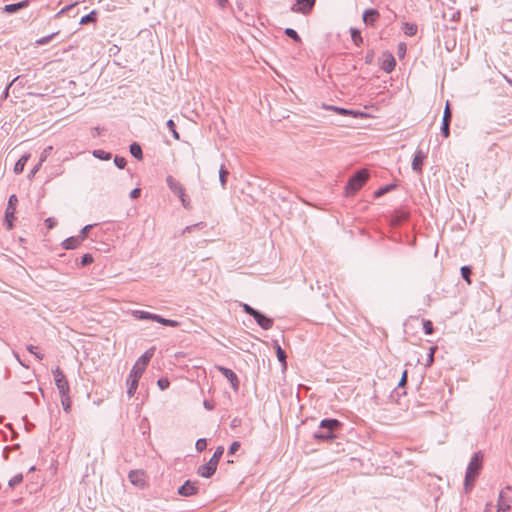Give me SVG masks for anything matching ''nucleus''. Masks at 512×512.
Masks as SVG:
<instances>
[{"label":"nucleus","instance_id":"obj_1","mask_svg":"<svg viewBox=\"0 0 512 512\" xmlns=\"http://www.w3.org/2000/svg\"><path fill=\"white\" fill-rule=\"evenodd\" d=\"M155 352V348L151 347L147 351H145L135 362L133 365L127 380V395L129 398L133 397L137 388L139 379L141 378L142 374L144 373L148 363L150 362L151 358L153 357Z\"/></svg>","mask_w":512,"mask_h":512},{"label":"nucleus","instance_id":"obj_2","mask_svg":"<svg viewBox=\"0 0 512 512\" xmlns=\"http://www.w3.org/2000/svg\"><path fill=\"white\" fill-rule=\"evenodd\" d=\"M483 458L484 456L480 451L472 455L465 474L464 487L466 492L473 488L474 482L482 469Z\"/></svg>","mask_w":512,"mask_h":512},{"label":"nucleus","instance_id":"obj_3","mask_svg":"<svg viewBox=\"0 0 512 512\" xmlns=\"http://www.w3.org/2000/svg\"><path fill=\"white\" fill-rule=\"evenodd\" d=\"M341 427L337 419H323L319 424V429L314 433V438L318 440H332L335 438L334 432Z\"/></svg>","mask_w":512,"mask_h":512},{"label":"nucleus","instance_id":"obj_4","mask_svg":"<svg viewBox=\"0 0 512 512\" xmlns=\"http://www.w3.org/2000/svg\"><path fill=\"white\" fill-rule=\"evenodd\" d=\"M223 453L224 448L222 446L217 447L210 460L207 463L199 466L197 473L203 478H210L215 473Z\"/></svg>","mask_w":512,"mask_h":512},{"label":"nucleus","instance_id":"obj_5","mask_svg":"<svg viewBox=\"0 0 512 512\" xmlns=\"http://www.w3.org/2000/svg\"><path fill=\"white\" fill-rule=\"evenodd\" d=\"M368 173L366 170L356 172L348 181L346 186V193L352 195L356 193L367 181Z\"/></svg>","mask_w":512,"mask_h":512},{"label":"nucleus","instance_id":"obj_6","mask_svg":"<svg viewBox=\"0 0 512 512\" xmlns=\"http://www.w3.org/2000/svg\"><path fill=\"white\" fill-rule=\"evenodd\" d=\"M52 373H53L54 381H55L56 387L59 391V394L64 395L65 393H69L70 392L69 383H68L64 373L62 372V370L59 367H56L55 369L52 370Z\"/></svg>","mask_w":512,"mask_h":512},{"label":"nucleus","instance_id":"obj_7","mask_svg":"<svg viewBox=\"0 0 512 512\" xmlns=\"http://www.w3.org/2000/svg\"><path fill=\"white\" fill-rule=\"evenodd\" d=\"M18 199L16 195H11L8 200V205L5 211V221L7 223V229L10 230L13 227L14 214L16 211V204Z\"/></svg>","mask_w":512,"mask_h":512},{"label":"nucleus","instance_id":"obj_8","mask_svg":"<svg viewBox=\"0 0 512 512\" xmlns=\"http://www.w3.org/2000/svg\"><path fill=\"white\" fill-rule=\"evenodd\" d=\"M316 0H296V3L291 7L295 13L308 14L315 5Z\"/></svg>","mask_w":512,"mask_h":512},{"label":"nucleus","instance_id":"obj_9","mask_svg":"<svg viewBox=\"0 0 512 512\" xmlns=\"http://www.w3.org/2000/svg\"><path fill=\"white\" fill-rule=\"evenodd\" d=\"M451 118H452V113H451V110L449 107V103L447 102L445 109H444L442 125H441V133L445 138L449 137V135H450L449 126H450Z\"/></svg>","mask_w":512,"mask_h":512},{"label":"nucleus","instance_id":"obj_10","mask_svg":"<svg viewBox=\"0 0 512 512\" xmlns=\"http://www.w3.org/2000/svg\"><path fill=\"white\" fill-rule=\"evenodd\" d=\"M427 158V153L418 149L415 152L414 158L412 160V170L418 174L422 173V167L424 160Z\"/></svg>","mask_w":512,"mask_h":512},{"label":"nucleus","instance_id":"obj_11","mask_svg":"<svg viewBox=\"0 0 512 512\" xmlns=\"http://www.w3.org/2000/svg\"><path fill=\"white\" fill-rule=\"evenodd\" d=\"M216 369L228 379L234 391H237L239 388V380L237 375L231 369L223 366H216Z\"/></svg>","mask_w":512,"mask_h":512},{"label":"nucleus","instance_id":"obj_12","mask_svg":"<svg viewBox=\"0 0 512 512\" xmlns=\"http://www.w3.org/2000/svg\"><path fill=\"white\" fill-rule=\"evenodd\" d=\"M198 492L197 482L187 480L182 486L178 488V494L181 496H192Z\"/></svg>","mask_w":512,"mask_h":512},{"label":"nucleus","instance_id":"obj_13","mask_svg":"<svg viewBox=\"0 0 512 512\" xmlns=\"http://www.w3.org/2000/svg\"><path fill=\"white\" fill-rule=\"evenodd\" d=\"M257 324L264 330H269L273 327V319L265 316L260 311H257L253 316Z\"/></svg>","mask_w":512,"mask_h":512},{"label":"nucleus","instance_id":"obj_14","mask_svg":"<svg viewBox=\"0 0 512 512\" xmlns=\"http://www.w3.org/2000/svg\"><path fill=\"white\" fill-rule=\"evenodd\" d=\"M380 14L376 9H367L363 13V22L366 25L373 26L378 20Z\"/></svg>","mask_w":512,"mask_h":512},{"label":"nucleus","instance_id":"obj_15","mask_svg":"<svg viewBox=\"0 0 512 512\" xmlns=\"http://www.w3.org/2000/svg\"><path fill=\"white\" fill-rule=\"evenodd\" d=\"M323 107L327 110H332L336 112L337 114L343 115V116H353L358 117L359 115H362V113L354 110H348L345 108L333 106V105H323Z\"/></svg>","mask_w":512,"mask_h":512},{"label":"nucleus","instance_id":"obj_16","mask_svg":"<svg viewBox=\"0 0 512 512\" xmlns=\"http://www.w3.org/2000/svg\"><path fill=\"white\" fill-rule=\"evenodd\" d=\"M166 182L170 190L177 196H183V186L172 176L166 178Z\"/></svg>","mask_w":512,"mask_h":512},{"label":"nucleus","instance_id":"obj_17","mask_svg":"<svg viewBox=\"0 0 512 512\" xmlns=\"http://www.w3.org/2000/svg\"><path fill=\"white\" fill-rule=\"evenodd\" d=\"M29 5V0H23L18 3L7 4L2 8V11L7 14H13L19 11L20 9L26 8Z\"/></svg>","mask_w":512,"mask_h":512},{"label":"nucleus","instance_id":"obj_18","mask_svg":"<svg viewBox=\"0 0 512 512\" xmlns=\"http://www.w3.org/2000/svg\"><path fill=\"white\" fill-rule=\"evenodd\" d=\"M512 500L506 499L504 496V490H502L498 497L497 512H508L511 507Z\"/></svg>","mask_w":512,"mask_h":512},{"label":"nucleus","instance_id":"obj_19","mask_svg":"<svg viewBox=\"0 0 512 512\" xmlns=\"http://www.w3.org/2000/svg\"><path fill=\"white\" fill-rule=\"evenodd\" d=\"M128 477L131 483L136 486L142 487L145 484L143 473L139 471H131Z\"/></svg>","mask_w":512,"mask_h":512},{"label":"nucleus","instance_id":"obj_20","mask_svg":"<svg viewBox=\"0 0 512 512\" xmlns=\"http://www.w3.org/2000/svg\"><path fill=\"white\" fill-rule=\"evenodd\" d=\"M81 244L80 239L77 236H72L65 239L62 242V247L66 250H71L77 248Z\"/></svg>","mask_w":512,"mask_h":512},{"label":"nucleus","instance_id":"obj_21","mask_svg":"<svg viewBox=\"0 0 512 512\" xmlns=\"http://www.w3.org/2000/svg\"><path fill=\"white\" fill-rule=\"evenodd\" d=\"M154 313L143 311V310H133L132 316L137 320H152L154 319Z\"/></svg>","mask_w":512,"mask_h":512},{"label":"nucleus","instance_id":"obj_22","mask_svg":"<svg viewBox=\"0 0 512 512\" xmlns=\"http://www.w3.org/2000/svg\"><path fill=\"white\" fill-rule=\"evenodd\" d=\"M29 157H30V154H25L15 163L14 172L16 174H20L23 172L24 167H25Z\"/></svg>","mask_w":512,"mask_h":512},{"label":"nucleus","instance_id":"obj_23","mask_svg":"<svg viewBox=\"0 0 512 512\" xmlns=\"http://www.w3.org/2000/svg\"><path fill=\"white\" fill-rule=\"evenodd\" d=\"M395 65L396 61L394 57L392 55H389L388 58L383 61L382 69L385 72L390 73L395 68Z\"/></svg>","mask_w":512,"mask_h":512},{"label":"nucleus","instance_id":"obj_24","mask_svg":"<svg viewBox=\"0 0 512 512\" xmlns=\"http://www.w3.org/2000/svg\"><path fill=\"white\" fill-rule=\"evenodd\" d=\"M130 153L138 160H141L143 158L142 148L136 142L130 145Z\"/></svg>","mask_w":512,"mask_h":512},{"label":"nucleus","instance_id":"obj_25","mask_svg":"<svg viewBox=\"0 0 512 512\" xmlns=\"http://www.w3.org/2000/svg\"><path fill=\"white\" fill-rule=\"evenodd\" d=\"M350 33H351V39L355 45L359 46L360 44H362L363 38L358 29L351 28Z\"/></svg>","mask_w":512,"mask_h":512},{"label":"nucleus","instance_id":"obj_26","mask_svg":"<svg viewBox=\"0 0 512 512\" xmlns=\"http://www.w3.org/2000/svg\"><path fill=\"white\" fill-rule=\"evenodd\" d=\"M461 276L462 278L467 282V284H471L472 281H471V273H472V268L470 266H462L461 269Z\"/></svg>","mask_w":512,"mask_h":512},{"label":"nucleus","instance_id":"obj_27","mask_svg":"<svg viewBox=\"0 0 512 512\" xmlns=\"http://www.w3.org/2000/svg\"><path fill=\"white\" fill-rule=\"evenodd\" d=\"M275 348L278 360L283 364L284 367H286L287 356L285 351L281 348V346L278 343H275Z\"/></svg>","mask_w":512,"mask_h":512},{"label":"nucleus","instance_id":"obj_28","mask_svg":"<svg viewBox=\"0 0 512 512\" xmlns=\"http://www.w3.org/2000/svg\"><path fill=\"white\" fill-rule=\"evenodd\" d=\"M60 396H61V404L63 406L64 411L69 412L70 408H71V399H70L69 393H65L64 395H60Z\"/></svg>","mask_w":512,"mask_h":512},{"label":"nucleus","instance_id":"obj_29","mask_svg":"<svg viewBox=\"0 0 512 512\" xmlns=\"http://www.w3.org/2000/svg\"><path fill=\"white\" fill-rule=\"evenodd\" d=\"M93 156L100 159V160H110L112 155L109 152H106L104 150H94Z\"/></svg>","mask_w":512,"mask_h":512},{"label":"nucleus","instance_id":"obj_30","mask_svg":"<svg viewBox=\"0 0 512 512\" xmlns=\"http://www.w3.org/2000/svg\"><path fill=\"white\" fill-rule=\"evenodd\" d=\"M91 22H96V12L91 11L89 14L83 16L80 20L81 25H85Z\"/></svg>","mask_w":512,"mask_h":512},{"label":"nucleus","instance_id":"obj_31","mask_svg":"<svg viewBox=\"0 0 512 512\" xmlns=\"http://www.w3.org/2000/svg\"><path fill=\"white\" fill-rule=\"evenodd\" d=\"M404 33L407 36H414L417 33V25L412 24V23H405Z\"/></svg>","mask_w":512,"mask_h":512},{"label":"nucleus","instance_id":"obj_32","mask_svg":"<svg viewBox=\"0 0 512 512\" xmlns=\"http://www.w3.org/2000/svg\"><path fill=\"white\" fill-rule=\"evenodd\" d=\"M229 174V172L224 168V166L222 165L220 167V170H219V181L221 183V186L224 188L225 185H226V178H227V175Z\"/></svg>","mask_w":512,"mask_h":512},{"label":"nucleus","instance_id":"obj_33","mask_svg":"<svg viewBox=\"0 0 512 512\" xmlns=\"http://www.w3.org/2000/svg\"><path fill=\"white\" fill-rule=\"evenodd\" d=\"M167 128L171 131L173 137L178 140L180 138L179 133L176 131L175 123L172 119L168 120L166 123Z\"/></svg>","mask_w":512,"mask_h":512},{"label":"nucleus","instance_id":"obj_34","mask_svg":"<svg viewBox=\"0 0 512 512\" xmlns=\"http://www.w3.org/2000/svg\"><path fill=\"white\" fill-rule=\"evenodd\" d=\"M285 34L288 37L292 38L296 42H300L301 41V38L298 35V33L294 29H292V28H286L285 29Z\"/></svg>","mask_w":512,"mask_h":512},{"label":"nucleus","instance_id":"obj_35","mask_svg":"<svg viewBox=\"0 0 512 512\" xmlns=\"http://www.w3.org/2000/svg\"><path fill=\"white\" fill-rule=\"evenodd\" d=\"M92 227H93L92 224H88L81 229L79 235L77 236L81 242L87 237V235H88L89 231L92 229Z\"/></svg>","mask_w":512,"mask_h":512},{"label":"nucleus","instance_id":"obj_36","mask_svg":"<svg viewBox=\"0 0 512 512\" xmlns=\"http://www.w3.org/2000/svg\"><path fill=\"white\" fill-rule=\"evenodd\" d=\"M23 480V475L22 474H16L15 476H13L10 480H9V486L11 488H14L15 486H17L18 484H20Z\"/></svg>","mask_w":512,"mask_h":512},{"label":"nucleus","instance_id":"obj_37","mask_svg":"<svg viewBox=\"0 0 512 512\" xmlns=\"http://www.w3.org/2000/svg\"><path fill=\"white\" fill-rule=\"evenodd\" d=\"M26 349H27L31 354H33L37 359L42 360V359L44 358V355H43V354H41V353L37 352V346H34V345L30 344V345H27V346H26Z\"/></svg>","mask_w":512,"mask_h":512},{"label":"nucleus","instance_id":"obj_38","mask_svg":"<svg viewBox=\"0 0 512 512\" xmlns=\"http://www.w3.org/2000/svg\"><path fill=\"white\" fill-rule=\"evenodd\" d=\"M423 330L426 335L433 333V324L430 320H423Z\"/></svg>","mask_w":512,"mask_h":512},{"label":"nucleus","instance_id":"obj_39","mask_svg":"<svg viewBox=\"0 0 512 512\" xmlns=\"http://www.w3.org/2000/svg\"><path fill=\"white\" fill-rule=\"evenodd\" d=\"M207 447V441L204 438H200L196 441L195 448L198 452H202Z\"/></svg>","mask_w":512,"mask_h":512},{"label":"nucleus","instance_id":"obj_40","mask_svg":"<svg viewBox=\"0 0 512 512\" xmlns=\"http://www.w3.org/2000/svg\"><path fill=\"white\" fill-rule=\"evenodd\" d=\"M52 146H48L46 147L42 153H41V156H40V159H39V162L40 164H43V162L46 161L47 157L50 155L51 151H52Z\"/></svg>","mask_w":512,"mask_h":512},{"label":"nucleus","instance_id":"obj_41","mask_svg":"<svg viewBox=\"0 0 512 512\" xmlns=\"http://www.w3.org/2000/svg\"><path fill=\"white\" fill-rule=\"evenodd\" d=\"M56 34H57V33H52V34H50V35H48V36H44V37H42V38L38 39V40L36 41V43H37L38 45H46V44H48V43L52 40V38H53Z\"/></svg>","mask_w":512,"mask_h":512},{"label":"nucleus","instance_id":"obj_42","mask_svg":"<svg viewBox=\"0 0 512 512\" xmlns=\"http://www.w3.org/2000/svg\"><path fill=\"white\" fill-rule=\"evenodd\" d=\"M394 187V185H386L384 187H381L379 188L376 192H375V197H380L382 195H384L385 193H387L388 191H390L392 188Z\"/></svg>","mask_w":512,"mask_h":512},{"label":"nucleus","instance_id":"obj_43","mask_svg":"<svg viewBox=\"0 0 512 512\" xmlns=\"http://www.w3.org/2000/svg\"><path fill=\"white\" fill-rule=\"evenodd\" d=\"M114 163L119 169H123L126 165V159L124 157L116 156Z\"/></svg>","mask_w":512,"mask_h":512},{"label":"nucleus","instance_id":"obj_44","mask_svg":"<svg viewBox=\"0 0 512 512\" xmlns=\"http://www.w3.org/2000/svg\"><path fill=\"white\" fill-rule=\"evenodd\" d=\"M241 306H242V308H243V311H244L245 313H247L248 315L252 316V317H253V316L255 315V313L258 311V310L254 309L253 307H251L250 305H248V304H246V303H243Z\"/></svg>","mask_w":512,"mask_h":512},{"label":"nucleus","instance_id":"obj_45","mask_svg":"<svg viewBox=\"0 0 512 512\" xmlns=\"http://www.w3.org/2000/svg\"><path fill=\"white\" fill-rule=\"evenodd\" d=\"M93 262V257L91 254L87 253V254H84L82 256V259H81V265L82 266H86V265H89Z\"/></svg>","mask_w":512,"mask_h":512},{"label":"nucleus","instance_id":"obj_46","mask_svg":"<svg viewBox=\"0 0 512 512\" xmlns=\"http://www.w3.org/2000/svg\"><path fill=\"white\" fill-rule=\"evenodd\" d=\"M157 384L159 386V388L161 390H165L169 387L170 385V382L167 378H160L158 381H157Z\"/></svg>","mask_w":512,"mask_h":512},{"label":"nucleus","instance_id":"obj_47","mask_svg":"<svg viewBox=\"0 0 512 512\" xmlns=\"http://www.w3.org/2000/svg\"><path fill=\"white\" fill-rule=\"evenodd\" d=\"M240 447V443L238 441H234L231 443L228 449V455H233Z\"/></svg>","mask_w":512,"mask_h":512},{"label":"nucleus","instance_id":"obj_48","mask_svg":"<svg viewBox=\"0 0 512 512\" xmlns=\"http://www.w3.org/2000/svg\"><path fill=\"white\" fill-rule=\"evenodd\" d=\"M153 321H155V322H157V323H160V324H162V325H165V326H166V325H167V321H168V319L163 318L162 316H160V315H158V314H155V315H154V319H153Z\"/></svg>","mask_w":512,"mask_h":512},{"label":"nucleus","instance_id":"obj_49","mask_svg":"<svg viewBox=\"0 0 512 512\" xmlns=\"http://www.w3.org/2000/svg\"><path fill=\"white\" fill-rule=\"evenodd\" d=\"M45 224L48 229H52L56 225V220L54 218H47L45 220Z\"/></svg>","mask_w":512,"mask_h":512},{"label":"nucleus","instance_id":"obj_50","mask_svg":"<svg viewBox=\"0 0 512 512\" xmlns=\"http://www.w3.org/2000/svg\"><path fill=\"white\" fill-rule=\"evenodd\" d=\"M406 53V45L405 43H400L398 45V54L400 57L404 56Z\"/></svg>","mask_w":512,"mask_h":512},{"label":"nucleus","instance_id":"obj_51","mask_svg":"<svg viewBox=\"0 0 512 512\" xmlns=\"http://www.w3.org/2000/svg\"><path fill=\"white\" fill-rule=\"evenodd\" d=\"M141 194V190L139 188H134L131 192H130V198L132 199H137Z\"/></svg>","mask_w":512,"mask_h":512},{"label":"nucleus","instance_id":"obj_52","mask_svg":"<svg viewBox=\"0 0 512 512\" xmlns=\"http://www.w3.org/2000/svg\"><path fill=\"white\" fill-rule=\"evenodd\" d=\"M180 198V201L182 203V205L185 207V208H189L190 207V202L189 200L186 199V196H185V193L183 192V196H178Z\"/></svg>","mask_w":512,"mask_h":512},{"label":"nucleus","instance_id":"obj_53","mask_svg":"<svg viewBox=\"0 0 512 512\" xmlns=\"http://www.w3.org/2000/svg\"><path fill=\"white\" fill-rule=\"evenodd\" d=\"M406 382H407V371L405 370L402 374V377H401L399 383H398V386L403 387L406 384Z\"/></svg>","mask_w":512,"mask_h":512},{"label":"nucleus","instance_id":"obj_54","mask_svg":"<svg viewBox=\"0 0 512 512\" xmlns=\"http://www.w3.org/2000/svg\"><path fill=\"white\" fill-rule=\"evenodd\" d=\"M203 405H204L205 409H207L209 411L213 410L215 407L214 403L209 400H204Z\"/></svg>","mask_w":512,"mask_h":512},{"label":"nucleus","instance_id":"obj_55","mask_svg":"<svg viewBox=\"0 0 512 512\" xmlns=\"http://www.w3.org/2000/svg\"><path fill=\"white\" fill-rule=\"evenodd\" d=\"M203 225V223H197V224H194V225H191V226H187L184 230H183V233H187V232H191L193 229H195L196 227H199Z\"/></svg>","mask_w":512,"mask_h":512},{"label":"nucleus","instance_id":"obj_56","mask_svg":"<svg viewBox=\"0 0 512 512\" xmlns=\"http://www.w3.org/2000/svg\"><path fill=\"white\" fill-rule=\"evenodd\" d=\"M240 424H241V420L239 418L235 417L232 419L230 426H231V428H236Z\"/></svg>","mask_w":512,"mask_h":512},{"label":"nucleus","instance_id":"obj_57","mask_svg":"<svg viewBox=\"0 0 512 512\" xmlns=\"http://www.w3.org/2000/svg\"><path fill=\"white\" fill-rule=\"evenodd\" d=\"M41 165L42 164H40V162H38V164L35 165V167L30 171L29 177H33L38 172V170L40 169Z\"/></svg>","mask_w":512,"mask_h":512},{"label":"nucleus","instance_id":"obj_58","mask_svg":"<svg viewBox=\"0 0 512 512\" xmlns=\"http://www.w3.org/2000/svg\"><path fill=\"white\" fill-rule=\"evenodd\" d=\"M179 322L176 321V320H172V319H168L167 321V325L166 326H170V327H178L179 326Z\"/></svg>","mask_w":512,"mask_h":512},{"label":"nucleus","instance_id":"obj_59","mask_svg":"<svg viewBox=\"0 0 512 512\" xmlns=\"http://www.w3.org/2000/svg\"><path fill=\"white\" fill-rule=\"evenodd\" d=\"M227 2H228V0H217V3L221 8H224L226 6Z\"/></svg>","mask_w":512,"mask_h":512},{"label":"nucleus","instance_id":"obj_60","mask_svg":"<svg viewBox=\"0 0 512 512\" xmlns=\"http://www.w3.org/2000/svg\"><path fill=\"white\" fill-rule=\"evenodd\" d=\"M434 350H435V348H432V349H431V352H430V353H429V355H428V358H429V361H430V362H432V361H433V354H434Z\"/></svg>","mask_w":512,"mask_h":512},{"label":"nucleus","instance_id":"obj_61","mask_svg":"<svg viewBox=\"0 0 512 512\" xmlns=\"http://www.w3.org/2000/svg\"><path fill=\"white\" fill-rule=\"evenodd\" d=\"M15 357H16V359L18 360V362L21 364V366H23V367H27V366H26V365H25V364L20 360V358H19V356H18L17 354L15 355Z\"/></svg>","mask_w":512,"mask_h":512},{"label":"nucleus","instance_id":"obj_62","mask_svg":"<svg viewBox=\"0 0 512 512\" xmlns=\"http://www.w3.org/2000/svg\"><path fill=\"white\" fill-rule=\"evenodd\" d=\"M69 8H70V6L63 8L62 12L68 10Z\"/></svg>","mask_w":512,"mask_h":512},{"label":"nucleus","instance_id":"obj_63","mask_svg":"<svg viewBox=\"0 0 512 512\" xmlns=\"http://www.w3.org/2000/svg\"><path fill=\"white\" fill-rule=\"evenodd\" d=\"M505 489H506V490H511V489H512V487H511V486H507Z\"/></svg>","mask_w":512,"mask_h":512}]
</instances>
